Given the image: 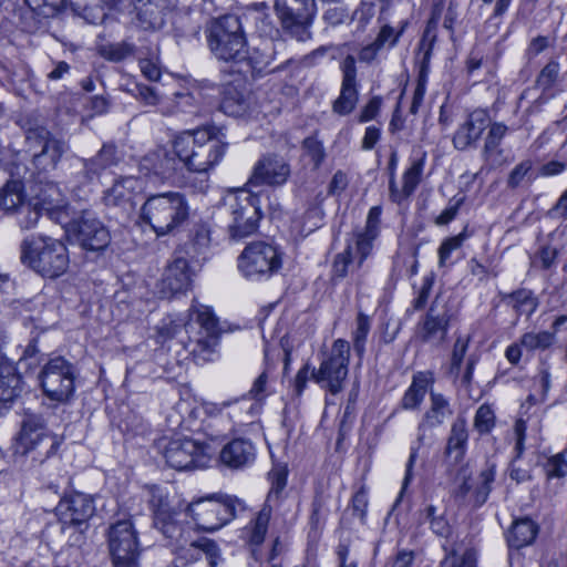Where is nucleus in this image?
<instances>
[{
    "mask_svg": "<svg viewBox=\"0 0 567 567\" xmlns=\"http://www.w3.org/2000/svg\"><path fill=\"white\" fill-rule=\"evenodd\" d=\"M29 197L43 214L52 220L64 224L69 217V205L61 189L52 182L39 183L31 189Z\"/></svg>",
    "mask_w": 567,
    "mask_h": 567,
    "instance_id": "f3484780",
    "label": "nucleus"
},
{
    "mask_svg": "<svg viewBox=\"0 0 567 567\" xmlns=\"http://www.w3.org/2000/svg\"><path fill=\"white\" fill-rule=\"evenodd\" d=\"M368 507V493L364 487H361L352 497V509L355 516L363 519L367 514Z\"/></svg>",
    "mask_w": 567,
    "mask_h": 567,
    "instance_id": "774afa93",
    "label": "nucleus"
},
{
    "mask_svg": "<svg viewBox=\"0 0 567 567\" xmlns=\"http://www.w3.org/2000/svg\"><path fill=\"white\" fill-rule=\"evenodd\" d=\"M424 168V159L419 158L412 162L411 166L404 172L402 177V188L399 190L395 186L394 178L390 181V192L391 197L395 202H400L404 198H408L410 195L414 193L417 185L421 182L422 174Z\"/></svg>",
    "mask_w": 567,
    "mask_h": 567,
    "instance_id": "2f4dec72",
    "label": "nucleus"
},
{
    "mask_svg": "<svg viewBox=\"0 0 567 567\" xmlns=\"http://www.w3.org/2000/svg\"><path fill=\"white\" fill-rule=\"evenodd\" d=\"M271 516V507L265 504L256 518L251 522V525L247 528L249 534L248 538L251 544L259 545L264 542L267 534L268 524Z\"/></svg>",
    "mask_w": 567,
    "mask_h": 567,
    "instance_id": "37998d69",
    "label": "nucleus"
},
{
    "mask_svg": "<svg viewBox=\"0 0 567 567\" xmlns=\"http://www.w3.org/2000/svg\"><path fill=\"white\" fill-rule=\"evenodd\" d=\"M538 533L537 525L529 518L517 519L513 523L507 542L511 547L522 548L532 544Z\"/></svg>",
    "mask_w": 567,
    "mask_h": 567,
    "instance_id": "c9c22d12",
    "label": "nucleus"
},
{
    "mask_svg": "<svg viewBox=\"0 0 567 567\" xmlns=\"http://www.w3.org/2000/svg\"><path fill=\"white\" fill-rule=\"evenodd\" d=\"M45 395L52 401L65 402L74 391V367L62 357L50 359L39 375Z\"/></svg>",
    "mask_w": 567,
    "mask_h": 567,
    "instance_id": "1a4fd4ad",
    "label": "nucleus"
},
{
    "mask_svg": "<svg viewBox=\"0 0 567 567\" xmlns=\"http://www.w3.org/2000/svg\"><path fill=\"white\" fill-rule=\"evenodd\" d=\"M250 199L251 197L248 194L241 193L240 196L231 197L228 202L231 215L228 230L230 237L235 240L243 239L257 229L259 213Z\"/></svg>",
    "mask_w": 567,
    "mask_h": 567,
    "instance_id": "dca6fc26",
    "label": "nucleus"
},
{
    "mask_svg": "<svg viewBox=\"0 0 567 567\" xmlns=\"http://www.w3.org/2000/svg\"><path fill=\"white\" fill-rule=\"evenodd\" d=\"M144 183L135 176H121L104 192L103 200L107 206L132 210L135 207V197L143 190Z\"/></svg>",
    "mask_w": 567,
    "mask_h": 567,
    "instance_id": "412c9836",
    "label": "nucleus"
},
{
    "mask_svg": "<svg viewBox=\"0 0 567 567\" xmlns=\"http://www.w3.org/2000/svg\"><path fill=\"white\" fill-rule=\"evenodd\" d=\"M555 342V332H526L520 337V346L527 351L546 350Z\"/></svg>",
    "mask_w": 567,
    "mask_h": 567,
    "instance_id": "de8ad7c7",
    "label": "nucleus"
},
{
    "mask_svg": "<svg viewBox=\"0 0 567 567\" xmlns=\"http://www.w3.org/2000/svg\"><path fill=\"white\" fill-rule=\"evenodd\" d=\"M192 316H195L199 326V331L195 338H190V353L198 361H209L212 354L218 344L220 328L217 318L214 316L209 307L199 306L192 309Z\"/></svg>",
    "mask_w": 567,
    "mask_h": 567,
    "instance_id": "4468645a",
    "label": "nucleus"
},
{
    "mask_svg": "<svg viewBox=\"0 0 567 567\" xmlns=\"http://www.w3.org/2000/svg\"><path fill=\"white\" fill-rule=\"evenodd\" d=\"M536 178L534 164L530 159H524L518 163L508 174L507 186L512 189L532 183Z\"/></svg>",
    "mask_w": 567,
    "mask_h": 567,
    "instance_id": "c03bdc74",
    "label": "nucleus"
},
{
    "mask_svg": "<svg viewBox=\"0 0 567 567\" xmlns=\"http://www.w3.org/2000/svg\"><path fill=\"white\" fill-rule=\"evenodd\" d=\"M282 27L299 41L310 38L309 24L316 12L315 0H275Z\"/></svg>",
    "mask_w": 567,
    "mask_h": 567,
    "instance_id": "f8f14e48",
    "label": "nucleus"
},
{
    "mask_svg": "<svg viewBox=\"0 0 567 567\" xmlns=\"http://www.w3.org/2000/svg\"><path fill=\"white\" fill-rule=\"evenodd\" d=\"M433 382L434 378L432 372L425 371L415 373L411 385L402 398V408L405 410L416 409L422 403Z\"/></svg>",
    "mask_w": 567,
    "mask_h": 567,
    "instance_id": "473e14b6",
    "label": "nucleus"
},
{
    "mask_svg": "<svg viewBox=\"0 0 567 567\" xmlns=\"http://www.w3.org/2000/svg\"><path fill=\"white\" fill-rule=\"evenodd\" d=\"M467 429L464 419H456L452 424L451 434L449 436L446 453L454 454L456 461L461 460L467 442Z\"/></svg>",
    "mask_w": 567,
    "mask_h": 567,
    "instance_id": "ea45409f",
    "label": "nucleus"
},
{
    "mask_svg": "<svg viewBox=\"0 0 567 567\" xmlns=\"http://www.w3.org/2000/svg\"><path fill=\"white\" fill-rule=\"evenodd\" d=\"M467 238V234L462 231L442 241L437 251L440 267H445L449 264L452 252L460 249Z\"/></svg>",
    "mask_w": 567,
    "mask_h": 567,
    "instance_id": "8fccbe9b",
    "label": "nucleus"
},
{
    "mask_svg": "<svg viewBox=\"0 0 567 567\" xmlns=\"http://www.w3.org/2000/svg\"><path fill=\"white\" fill-rule=\"evenodd\" d=\"M174 103L176 111L189 114H197L198 112V99L192 92L174 93Z\"/></svg>",
    "mask_w": 567,
    "mask_h": 567,
    "instance_id": "bf43d9fd",
    "label": "nucleus"
},
{
    "mask_svg": "<svg viewBox=\"0 0 567 567\" xmlns=\"http://www.w3.org/2000/svg\"><path fill=\"white\" fill-rule=\"evenodd\" d=\"M107 546L114 567H138L137 532L131 519L117 520L107 529Z\"/></svg>",
    "mask_w": 567,
    "mask_h": 567,
    "instance_id": "0eeeda50",
    "label": "nucleus"
},
{
    "mask_svg": "<svg viewBox=\"0 0 567 567\" xmlns=\"http://www.w3.org/2000/svg\"><path fill=\"white\" fill-rule=\"evenodd\" d=\"M350 361V343L344 339H337L329 354L321 361L319 369H312L311 378L322 389L331 394L343 390L348 377Z\"/></svg>",
    "mask_w": 567,
    "mask_h": 567,
    "instance_id": "423d86ee",
    "label": "nucleus"
},
{
    "mask_svg": "<svg viewBox=\"0 0 567 567\" xmlns=\"http://www.w3.org/2000/svg\"><path fill=\"white\" fill-rule=\"evenodd\" d=\"M135 96L146 105H156L159 102V95L156 90L143 84L135 86Z\"/></svg>",
    "mask_w": 567,
    "mask_h": 567,
    "instance_id": "338daca9",
    "label": "nucleus"
},
{
    "mask_svg": "<svg viewBox=\"0 0 567 567\" xmlns=\"http://www.w3.org/2000/svg\"><path fill=\"white\" fill-rule=\"evenodd\" d=\"M269 481L271 483L270 491L267 496V504L272 501V498H278L279 494L287 485V475L288 471L286 466H275L269 472Z\"/></svg>",
    "mask_w": 567,
    "mask_h": 567,
    "instance_id": "603ef678",
    "label": "nucleus"
},
{
    "mask_svg": "<svg viewBox=\"0 0 567 567\" xmlns=\"http://www.w3.org/2000/svg\"><path fill=\"white\" fill-rule=\"evenodd\" d=\"M56 515L64 525H81L94 514L95 506L90 495L75 493L60 501Z\"/></svg>",
    "mask_w": 567,
    "mask_h": 567,
    "instance_id": "4be33fe9",
    "label": "nucleus"
},
{
    "mask_svg": "<svg viewBox=\"0 0 567 567\" xmlns=\"http://www.w3.org/2000/svg\"><path fill=\"white\" fill-rule=\"evenodd\" d=\"M289 176L290 166L284 157L267 155L255 164L249 184L255 186H281Z\"/></svg>",
    "mask_w": 567,
    "mask_h": 567,
    "instance_id": "6ab92c4d",
    "label": "nucleus"
},
{
    "mask_svg": "<svg viewBox=\"0 0 567 567\" xmlns=\"http://www.w3.org/2000/svg\"><path fill=\"white\" fill-rule=\"evenodd\" d=\"M20 259L24 266L50 279L61 277L70 265L65 244L45 235L23 239L20 245Z\"/></svg>",
    "mask_w": 567,
    "mask_h": 567,
    "instance_id": "7ed1b4c3",
    "label": "nucleus"
},
{
    "mask_svg": "<svg viewBox=\"0 0 567 567\" xmlns=\"http://www.w3.org/2000/svg\"><path fill=\"white\" fill-rule=\"evenodd\" d=\"M244 509V502L235 496L206 497L186 507V515L192 518L195 527L182 524L176 513L165 508H159L155 513L154 525L171 539V546L178 559L189 564L205 556L209 567H217L220 560L219 548L214 540L202 536L199 530L215 532Z\"/></svg>",
    "mask_w": 567,
    "mask_h": 567,
    "instance_id": "f257e3e1",
    "label": "nucleus"
},
{
    "mask_svg": "<svg viewBox=\"0 0 567 567\" xmlns=\"http://www.w3.org/2000/svg\"><path fill=\"white\" fill-rule=\"evenodd\" d=\"M20 181H9L0 188V209L13 214L25 200Z\"/></svg>",
    "mask_w": 567,
    "mask_h": 567,
    "instance_id": "58836bf2",
    "label": "nucleus"
},
{
    "mask_svg": "<svg viewBox=\"0 0 567 567\" xmlns=\"http://www.w3.org/2000/svg\"><path fill=\"white\" fill-rule=\"evenodd\" d=\"M495 425V414L489 405H481L474 417V426L481 433H488Z\"/></svg>",
    "mask_w": 567,
    "mask_h": 567,
    "instance_id": "6e6d98bb",
    "label": "nucleus"
},
{
    "mask_svg": "<svg viewBox=\"0 0 567 567\" xmlns=\"http://www.w3.org/2000/svg\"><path fill=\"white\" fill-rule=\"evenodd\" d=\"M97 52L111 62H121L134 55L135 47L128 42L107 43L97 47Z\"/></svg>",
    "mask_w": 567,
    "mask_h": 567,
    "instance_id": "a18cd8bd",
    "label": "nucleus"
},
{
    "mask_svg": "<svg viewBox=\"0 0 567 567\" xmlns=\"http://www.w3.org/2000/svg\"><path fill=\"white\" fill-rule=\"evenodd\" d=\"M22 379L13 362L0 358V401L10 402L21 391Z\"/></svg>",
    "mask_w": 567,
    "mask_h": 567,
    "instance_id": "7c9ffc66",
    "label": "nucleus"
},
{
    "mask_svg": "<svg viewBox=\"0 0 567 567\" xmlns=\"http://www.w3.org/2000/svg\"><path fill=\"white\" fill-rule=\"evenodd\" d=\"M425 519L430 523L433 533L441 537H447L451 533V526L443 514H437L434 505H427L424 508Z\"/></svg>",
    "mask_w": 567,
    "mask_h": 567,
    "instance_id": "09e8293b",
    "label": "nucleus"
},
{
    "mask_svg": "<svg viewBox=\"0 0 567 567\" xmlns=\"http://www.w3.org/2000/svg\"><path fill=\"white\" fill-rule=\"evenodd\" d=\"M342 83L339 97L333 102V112L339 115L351 113L358 103L355 59L347 55L341 64Z\"/></svg>",
    "mask_w": 567,
    "mask_h": 567,
    "instance_id": "aec40b11",
    "label": "nucleus"
},
{
    "mask_svg": "<svg viewBox=\"0 0 567 567\" xmlns=\"http://www.w3.org/2000/svg\"><path fill=\"white\" fill-rule=\"evenodd\" d=\"M560 66L558 61L549 60L548 63L540 70L536 84L543 91H548L554 87L559 78Z\"/></svg>",
    "mask_w": 567,
    "mask_h": 567,
    "instance_id": "3c124183",
    "label": "nucleus"
},
{
    "mask_svg": "<svg viewBox=\"0 0 567 567\" xmlns=\"http://www.w3.org/2000/svg\"><path fill=\"white\" fill-rule=\"evenodd\" d=\"M508 299L516 312L518 315H525L526 317H530L538 306V302L532 291L526 289L513 292Z\"/></svg>",
    "mask_w": 567,
    "mask_h": 567,
    "instance_id": "49530a36",
    "label": "nucleus"
},
{
    "mask_svg": "<svg viewBox=\"0 0 567 567\" xmlns=\"http://www.w3.org/2000/svg\"><path fill=\"white\" fill-rule=\"evenodd\" d=\"M25 143L32 156V163L40 172L54 169L68 150L64 141L54 137L45 128L30 130L27 133Z\"/></svg>",
    "mask_w": 567,
    "mask_h": 567,
    "instance_id": "9b49d317",
    "label": "nucleus"
},
{
    "mask_svg": "<svg viewBox=\"0 0 567 567\" xmlns=\"http://www.w3.org/2000/svg\"><path fill=\"white\" fill-rule=\"evenodd\" d=\"M468 342H470L468 338L460 337L455 340V343L453 346L450 373L452 375H454L455 378L458 377V374H460L461 364L466 354V351L468 348Z\"/></svg>",
    "mask_w": 567,
    "mask_h": 567,
    "instance_id": "13d9d810",
    "label": "nucleus"
},
{
    "mask_svg": "<svg viewBox=\"0 0 567 567\" xmlns=\"http://www.w3.org/2000/svg\"><path fill=\"white\" fill-rule=\"evenodd\" d=\"M207 43L219 61L243 64L246 60L247 41L237 16L227 14L213 21L207 30Z\"/></svg>",
    "mask_w": 567,
    "mask_h": 567,
    "instance_id": "39448f33",
    "label": "nucleus"
},
{
    "mask_svg": "<svg viewBox=\"0 0 567 567\" xmlns=\"http://www.w3.org/2000/svg\"><path fill=\"white\" fill-rule=\"evenodd\" d=\"M220 109L228 115L238 116L245 112L246 102L243 96L238 94L233 95L231 92H226L221 100Z\"/></svg>",
    "mask_w": 567,
    "mask_h": 567,
    "instance_id": "052dcab7",
    "label": "nucleus"
},
{
    "mask_svg": "<svg viewBox=\"0 0 567 567\" xmlns=\"http://www.w3.org/2000/svg\"><path fill=\"white\" fill-rule=\"evenodd\" d=\"M430 399L431 405L419 425L420 431L441 425L452 414L450 403L442 394L431 392Z\"/></svg>",
    "mask_w": 567,
    "mask_h": 567,
    "instance_id": "72a5a7b5",
    "label": "nucleus"
},
{
    "mask_svg": "<svg viewBox=\"0 0 567 567\" xmlns=\"http://www.w3.org/2000/svg\"><path fill=\"white\" fill-rule=\"evenodd\" d=\"M169 11V0H133L132 22L144 31L161 30Z\"/></svg>",
    "mask_w": 567,
    "mask_h": 567,
    "instance_id": "a211bd4d",
    "label": "nucleus"
},
{
    "mask_svg": "<svg viewBox=\"0 0 567 567\" xmlns=\"http://www.w3.org/2000/svg\"><path fill=\"white\" fill-rule=\"evenodd\" d=\"M256 446L250 440L235 439L219 453V462L230 470H243L254 463Z\"/></svg>",
    "mask_w": 567,
    "mask_h": 567,
    "instance_id": "a878e982",
    "label": "nucleus"
},
{
    "mask_svg": "<svg viewBox=\"0 0 567 567\" xmlns=\"http://www.w3.org/2000/svg\"><path fill=\"white\" fill-rule=\"evenodd\" d=\"M450 317L447 313L434 315L431 308L417 328L419 338L426 343L439 346L447 334Z\"/></svg>",
    "mask_w": 567,
    "mask_h": 567,
    "instance_id": "c756f323",
    "label": "nucleus"
},
{
    "mask_svg": "<svg viewBox=\"0 0 567 567\" xmlns=\"http://www.w3.org/2000/svg\"><path fill=\"white\" fill-rule=\"evenodd\" d=\"M381 215V206L371 207L367 216L363 231H360L355 235V249L359 252L358 266H362L364 260L372 251L373 241L380 234Z\"/></svg>",
    "mask_w": 567,
    "mask_h": 567,
    "instance_id": "cd10ccee",
    "label": "nucleus"
},
{
    "mask_svg": "<svg viewBox=\"0 0 567 567\" xmlns=\"http://www.w3.org/2000/svg\"><path fill=\"white\" fill-rule=\"evenodd\" d=\"M507 132V127L502 123H494L489 126L488 134L483 147L484 161L493 166L501 164L503 151L501 142Z\"/></svg>",
    "mask_w": 567,
    "mask_h": 567,
    "instance_id": "f704fd0d",
    "label": "nucleus"
},
{
    "mask_svg": "<svg viewBox=\"0 0 567 567\" xmlns=\"http://www.w3.org/2000/svg\"><path fill=\"white\" fill-rule=\"evenodd\" d=\"M408 27V21H401L398 28L384 23L380 27L377 37L362 45L358 52V59L362 63H373L378 54L385 48H394Z\"/></svg>",
    "mask_w": 567,
    "mask_h": 567,
    "instance_id": "5701e85b",
    "label": "nucleus"
},
{
    "mask_svg": "<svg viewBox=\"0 0 567 567\" xmlns=\"http://www.w3.org/2000/svg\"><path fill=\"white\" fill-rule=\"evenodd\" d=\"M440 567H476V556L472 550H466L462 555L455 551L446 554L441 561Z\"/></svg>",
    "mask_w": 567,
    "mask_h": 567,
    "instance_id": "4d7b16f0",
    "label": "nucleus"
},
{
    "mask_svg": "<svg viewBox=\"0 0 567 567\" xmlns=\"http://www.w3.org/2000/svg\"><path fill=\"white\" fill-rule=\"evenodd\" d=\"M284 47L282 42L276 43L272 40H262L258 45L252 48L250 53H246V60L243 62L250 66L257 73L272 72L279 66H272L279 54V48Z\"/></svg>",
    "mask_w": 567,
    "mask_h": 567,
    "instance_id": "c85d7f7f",
    "label": "nucleus"
},
{
    "mask_svg": "<svg viewBox=\"0 0 567 567\" xmlns=\"http://www.w3.org/2000/svg\"><path fill=\"white\" fill-rule=\"evenodd\" d=\"M496 467L494 464H487L486 467L481 472V487L478 488V496L482 502H485L488 493L491 492V485L495 480Z\"/></svg>",
    "mask_w": 567,
    "mask_h": 567,
    "instance_id": "69168bd1",
    "label": "nucleus"
},
{
    "mask_svg": "<svg viewBox=\"0 0 567 567\" xmlns=\"http://www.w3.org/2000/svg\"><path fill=\"white\" fill-rule=\"evenodd\" d=\"M227 143L214 128L184 132L174 141V154L186 168L195 173H206L224 157Z\"/></svg>",
    "mask_w": 567,
    "mask_h": 567,
    "instance_id": "f03ea898",
    "label": "nucleus"
},
{
    "mask_svg": "<svg viewBox=\"0 0 567 567\" xmlns=\"http://www.w3.org/2000/svg\"><path fill=\"white\" fill-rule=\"evenodd\" d=\"M68 231L85 250L101 251L111 243L109 229L91 210H83L78 218L73 219L69 224Z\"/></svg>",
    "mask_w": 567,
    "mask_h": 567,
    "instance_id": "2eb2a0df",
    "label": "nucleus"
},
{
    "mask_svg": "<svg viewBox=\"0 0 567 567\" xmlns=\"http://www.w3.org/2000/svg\"><path fill=\"white\" fill-rule=\"evenodd\" d=\"M375 14L373 0H362L361 6L355 10L353 19L358 23V30L365 31L368 24Z\"/></svg>",
    "mask_w": 567,
    "mask_h": 567,
    "instance_id": "0e129e2a",
    "label": "nucleus"
},
{
    "mask_svg": "<svg viewBox=\"0 0 567 567\" xmlns=\"http://www.w3.org/2000/svg\"><path fill=\"white\" fill-rule=\"evenodd\" d=\"M370 327L371 323L369 317L360 312L357 317V327L353 332V347L360 357L364 352V343L370 331Z\"/></svg>",
    "mask_w": 567,
    "mask_h": 567,
    "instance_id": "864d4df0",
    "label": "nucleus"
},
{
    "mask_svg": "<svg viewBox=\"0 0 567 567\" xmlns=\"http://www.w3.org/2000/svg\"><path fill=\"white\" fill-rule=\"evenodd\" d=\"M163 455L166 463L177 471L205 468L212 461L209 447L189 437L172 439Z\"/></svg>",
    "mask_w": 567,
    "mask_h": 567,
    "instance_id": "9d476101",
    "label": "nucleus"
},
{
    "mask_svg": "<svg viewBox=\"0 0 567 567\" xmlns=\"http://www.w3.org/2000/svg\"><path fill=\"white\" fill-rule=\"evenodd\" d=\"M302 148L305 156L310 158L315 167H319L326 157L322 142L316 136H309L303 140Z\"/></svg>",
    "mask_w": 567,
    "mask_h": 567,
    "instance_id": "5fc2aeb1",
    "label": "nucleus"
},
{
    "mask_svg": "<svg viewBox=\"0 0 567 567\" xmlns=\"http://www.w3.org/2000/svg\"><path fill=\"white\" fill-rule=\"evenodd\" d=\"M114 3V0H74L73 4L80 14L92 24H99L106 18V10Z\"/></svg>",
    "mask_w": 567,
    "mask_h": 567,
    "instance_id": "4c0bfd02",
    "label": "nucleus"
},
{
    "mask_svg": "<svg viewBox=\"0 0 567 567\" xmlns=\"http://www.w3.org/2000/svg\"><path fill=\"white\" fill-rule=\"evenodd\" d=\"M548 478H561L567 474V461L563 453L550 456L545 464Z\"/></svg>",
    "mask_w": 567,
    "mask_h": 567,
    "instance_id": "e2e57ef3",
    "label": "nucleus"
},
{
    "mask_svg": "<svg viewBox=\"0 0 567 567\" xmlns=\"http://www.w3.org/2000/svg\"><path fill=\"white\" fill-rule=\"evenodd\" d=\"M58 444L56 437L48 432L40 416L29 415L23 420L17 442L21 453L35 452L43 460L55 453Z\"/></svg>",
    "mask_w": 567,
    "mask_h": 567,
    "instance_id": "ddd939ff",
    "label": "nucleus"
},
{
    "mask_svg": "<svg viewBox=\"0 0 567 567\" xmlns=\"http://www.w3.org/2000/svg\"><path fill=\"white\" fill-rule=\"evenodd\" d=\"M282 266V252L272 244L250 243L238 258V268L246 278L269 277Z\"/></svg>",
    "mask_w": 567,
    "mask_h": 567,
    "instance_id": "6e6552de",
    "label": "nucleus"
},
{
    "mask_svg": "<svg viewBox=\"0 0 567 567\" xmlns=\"http://www.w3.org/2000/svg\"><path fill=\"white\" fill-rule=\"evenodd\" d=\"M192 282L188 261L183 257L174 258L165 268L161 280V293L171 297L185 292Z\"/></svg>",
    "mask_w": 567,
    "mask_h": 567,
    "instance_id": "b1692460",
    "label": "nucleus"
},
{
    "mask_svg": "<svg viewBox=\"0 0 567 567\" xmlns=\"http://www.w3.org/2000/svg\"><path fill=\"white\" fill-rule=\"evenodd\" d=\"M120 157L116 146L114 144L106 143L94 157L84 161V168L89 175L95 176L102 171L116 165Z\"/></svg>",
    "mask_w": 567,
    "mask_h": 567,
    "instance_id": "e433bc0d",
    "label": "nucleus"
},
{
    "mask_svg": "<svg viewBox=\"0 0 567 567\" xmlns=\"http://www.w3.org/2000/svg\"><path fill=\"white\" fill-rule=\"evenodd\" d=\"M177 161L167 148L158 147L140 161V172L145 175H154L162 179L169 178L176 169Z\"/></svg>",
    "mask_w": 567,
    "mask_h": 567,
    "instance_id": "bb28decb",
    "label": "nucleus"
},
{
    "mask_svg": "<svg viewBox=\"0 0 567 567\" xmlns=\"http://www.w3.org/2000/svg\"><path fill=\"white\" fill-rule=\"evenodd\" d=\"M19 227L29 230L37 226L42 213L35 204L27 198L13 213Z\"/></svg>",
    "mask_w": 567,
    "mask_h": 567,
    "instance_id": "79ce46f5",
    "label": "nucleus"
},
{
    "mask_svg": "<svg viewBox=\"0 0 567 567\" xmlns=\"http://www.w3.org/2000/svg\"><path fill=\"white\" fill-rule=\"evenodd\" d=\"M488 125L489 116L485 110L477 109L470 113L454 134L453 144L455 148L463 151L474 145Z\"/></svg>",
    "mask_w": 567,
    "mask_h": 567,
    "instance_id": "393cba45",
    "label": "nucleus"
},
{
    "mask_svg": "<svg viewBox=\"0 0 567 567\" xmlns=\"http://www.w3.org/2000/svg\"><path fill=\"white\" fill-rule=\"evenodd\" d=\"M65 0H25L27 4L43 17L54 16L64 4Z\"/></svg>",
    "mask_w": 567,
    "mask_h": 567,
    "instance_id": "680f3d73",
    "label": "nucleus"
},
{
    "mask_svg": "<svg viewBox=\"0 0 567 567\" xmlns=\"http://www.w3.org/2000/svg\"><path fill=\"white\" fill-rule=\"evenodd\" d=\"M359 252L355 249V244H349L347 248L336 255L332 264V276L333 278H344L350 269L361 268L358 266Z\"/></svg>",
    "mask_w": 567,
    "mask_h": 567,
    "instance_id": "a19ab883",
    "label": "nucleus"
},
{
    "mask_svg": "<svg viewBox=\"0 0 567 567\" xmlns=\"http://www.w3.org/2000/svg\"><path fill=\"white\" fill-rule=\"evenodd\" d=\"M189 217V205L184 194L165 192L155 194L141 207V218L157 236L173 234Z\"/></svg>",
    "mask_w": 567,
    "mask_h": 567,
    "instance_id": "20e7f679",
    "label": "nucleus"
}]
</instances>
